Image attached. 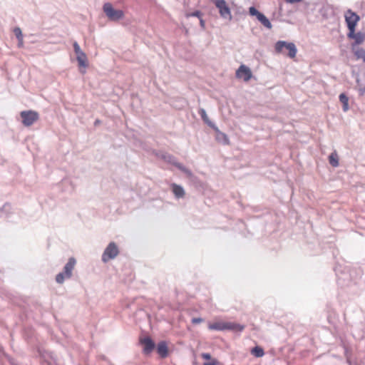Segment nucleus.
Wrapping results in <instances>:
<instances>
[{"mask_svg":"<svg viewBox=\"0 0 365 365\" xmlns=\"http://www.w3.org/2000/svg\"><path fill=\"white\" fill-rule=\"evenodd\" d=\"M249 14L252 16H256L257 19L267 29H271L272 26L269 19L255 7L249 8Z\"/></svg>","mask_w":365,"mask_h":365,"instance_id":"obj_9","label":"nucleus"},{"mask_svg":"<svg viewBox=\"0 0 365 365\" xmlns=\"http://www.w3.org/2000/svg\"><path fill=\"white\" fill-rule=\"evenodd\" d=\"M119 253L118 248L114 242H110L106 248L102 259L103 262H108L112 259H114Z\"/></svg>","mask_w":365,"mask_h":365,"instance_id":"obj_10","label":"nucleus"},{"mask_svg":"<svg viewBox=\"0 0 365 365\" xmlns=\"http://www.w3.org/2000/svg\"><path fill=\"white\" fill-rule=\"evenodd\" d=\"M285 1H286V2L289 3V4H295V3L301 2L302 0H285Z\"/></svg>","mask_w":365,"mask_h":365,"instance_id":"obj_27","label":"nucleus"},{"mask_svg":"<svg viewBox=\"0 0 365 365\" xmlns=\"http://www.w3.org/2000/svg\"><path fill=\"white\" fill-rule=\"evenodd\" d=\"M215 5L219 10L220 15L225 19L230 21L232 18L230 9L225 0H215Z\"/></svg>","mask_w":365,"mask_h":365,"instance_id":"obj_8","label":"nucleus"},{"mask_svg":"<svg viewBox=\"0 0 365 365\" xmlns=\"http://www.w3.org/2000/svg\"><path fill=\"white\" fill-rule=\"evenodd\" d=\"M212 1L215 3V0H212Z\"/></svg>","mask_w":365,"mask_h":365,"instance_id":"obj_30","label":"nucleus"},{"mask_svg":"<svg viewBox=\"0 0 365 365\" xmlns=\"http://www.w3.org/2000/svg\"><path fill=\"white\" fill-rule=\"evenodd\" d=\"M202 321H203V319L202 318H193L192 319V323L194 324H197L202 322Z\"/></svg>","mask_w":365,"mask_h":365,"instance_id":"obj_25","label":"nucleus"},{"mask_svg":"<svg viewBox=\"0 0 365 365\" xmlns=\"http://www.w3.org/2000/svg\"><path fill=\"white\" fill-rule=\"evenodd\" d=\"M73 48L78 62L80 71L85 73V68L88 66L86 56L81 51L79 45L76 42H74Z\"/></svg>","mask_w":365,"mask_h":365,"instance_id":"obj_7","label":"nucleus"},{"mask_svg":"<svg viewBox=\"0 0 365 365\" xmlns=\"http://www.w3.org/2000/svg\"><path fill=\"white\" fill-rule=\"evenodd\" d=\"M157 351L162 358H165L168 354L167 344L165 341L158 343L157 346Z\"/></svg>","mask_w":365,"mask_h":365,"instance_id":"obj_14","label":"nucleus"},{"mask_svg":"<svg viewBox=\"0 0 365 365\" xmlns=\"http://www.w3.org/2000/svg\"><path fill=\"white\" fill-rule=\"evenodd\" d=\"M171 187L172 191L176 197L180 198L184 197L185 191L182 187L175 183L172 184Z\"/></svg>","mask_w":365,"mask_h":365,"instance_id":"obj_15","label":"nucleus"},{"mask_svg":"<svg viewBox=\"0 0 365 365\" xmlns=\"http://www.w3.org/2000/svg\"><path fill=\"white\" fill-rule=\"evenodd\" d=\"M20 115L22 118V123L25 126H31L39 118L38 113L34 110L21 111Z\"/></svg>","mask_w":365,"mask_h":365,"instance_id":"obj_5","label":"nucleus"},{"mask_svg":"<svg viewBox=\"0 0 365 365\" xmlns=\"http://www.w3.org/2000/svg\"><path fill=\"white\" fill-rule=\"evenodd\" d=\"M215 130L219 133L220 135H222V138L225 140L226 143H229V140H228V138H227V135H225L223 133L220 132L217 128Z\"/></svg>","mask_w":365,"mask_h":365,"instance_id":"obj_23","label":"nucleus"},{"mask_svg":"<svg viewBox=\"0 0 365 365\" xmlns=\"http://www.w3.org/2000/svg\"><path fill=\"white\" fill-rule=\"evenodd\" d=\"M339 101L343 105V110L347 111L349 110V98L344 93L339 95Z\"/></svg>","mask_w":365,"mask_h":365,"instance_id":"obj_18","label":"nucleus"},{"mask_svg":"<svg viewBox=\"0 0 365 365\" xmlns=\"http://www.w3.org/2000/svg\"><path fill=\"white\" fill-rule=\"evenodd\" d=\"M140 344L143 346L145 354H150L155 348V343L150 337H145L140 339Z\"/></svg>","mask_w":365,"mask_h":365,"instance_id":"obj_13","label":"nucleus"},{"mask_svg":"<svg viewBox=\"0 0 365 365\" xmlns=\"http://www.w3.org/2000/svg\"><path fill=\"white\" fill-rule=\"evenodd\" d=\"M347 36L349 38L354 40L351 43L352 51L354 47H360V45L365 41V33L361 31L355 32V31H353L351 32V31H350L348 32Z\"/></svg>","mask_w":365,"mask_h":365,"instance_id":"obj_11","label":"nucleus"},{"mask_svg":"<svg viewBox=\"0 0 365 365\" xmlns=\"http://www.w3.org/2000/svg\"><path fill=\"white\" fill-rule=\"evenodd\" d=\"M103 11L108 19L111 21H118L122 19L124 16V13L122 10L114 9L112 4L110 3L104 4Z\"/></svg>","mask_w":365,"mask_h":365,"instance_id":"obj_4","label":"nucleus"},{"mask_svg":"<svg viewBox=\"0 0 365 365\" xmlns=\"http://www.w3.org/2000/svg\"><path fill=\"white\" fill-rule=\"evenodd\" d=\"M251 354L255 357H262L264 354V349L260 346H255L251 349Z\"/></svg>","mask_w":365,"mask_h":365,"instance_id":"obj_19","label":"nucleus"},{"mask_svg":"<svg viewBox=\"0 0 365 365\" xmlns=\"http://www.w3.org/2000/svg\"><path fill=\"white\" fill-rule=\"evenodd\" d=\"M14 33L15 36H16V38L19 40V47H22L23 46V43H24V41H23V35H22V32H21V29L19 28V27L15 28L14 29Z\"/></svg>","mask_w":365,"mask_h":365,"instance_id":"obj_20","label":"nucleus"},{"mask_svg":"<svg viewBox=\"0 0 365 365\" xmlns=\"http://www.w3.org/2000/svg\"><path fill=\"white\" fill-rule=\"evenodd\" d=\"M236 77L247 82L252 78V73L250 68L242 64L237 70Z\"/></svg>","mask_w":365,"mask_h":365,"instance_id":"obj_12","label":"nucleus"},{"mask_svg":"<svg viewBox=\"0 0 365 365\" xmlns=\"http://www.w3.org/2000/svg\"><path fill=\"white\" fill-rule=\"evenodd\" d=\"M212 1L215 3V0H212Z\"/></svg>","mask_w":365,"mask_h":365,"instance_id":"obj_29","label":"nucleus"},{"mask_svg":"<svg viewBox=\"0 0 365 365\" xmlns=\"http://www.w3.org/2000/svg\"><path fill=\"white\" fill-rule=\"evenodd\" d=\"M359 92L361 96H363L365 93V86L360 87Z\"/></svg>","mask_w":365,"mask_h":365,"instance_id":"obj_26","label":"nucleus"},{"mask_svg":"<svg viewBox=\"0 0 365 365\" xmlns=\"http://www.w3.org/2000/svg\"><path fill=\"white\" fill-rule=\"evenodd\" d=\"M200 19V25H201V26L204 27L205 26L204 21L201 19V17Z\"/></svg>","mask_w":365,"mask_h":365,"instance_id":"obj_28","label":"nucleus"},{"mask_svg":"<svg viewBox=\"0 0 365 365\" xmlns=\"http://www.w3.org/2000/svg\"><path fill=\"white\" fill-rule=\"evenodd\" d=\"M208 329L210 330L215 331L232 330L242 331L245 329V326L234 322L220 321L209 323Z\"/></svg>","mask_w":365,"mask_h":365,"instance_id":"obj_1","label":"nucleus"},{"mask_svg":"<svg viewBox=\"0 0 365 365\" xmlns=\"http://www.w3.org/2000/svg\"><path fill=\"white\" fill-rule=\"evenodd\" d=\"M344 17L349 31H351L352 32L353 31H355L356 24L360 19L359 15L351 9H348L345 12Z\"/></svg>","mask_w":365,"mask_h":365,"instance_id":"obj_6","label":"nucleus"},{"mask_svg":"<svg viewBox=\"0 0 365 365\" xmlns=\"http://www.w3.org/2000/svg\"><path fill=\"white\" fill-rule=\"evenodd\" d=\"M201 357L205 360H210V361L205 362L203 365H217L218 361L217 359H212L209 353H202Z\"/></svg>","mask_w":365,"mask_h":365,"instance_id":"obj_17","label":"nucleus"},{"mask_svg":"<svg viewBox=\"0 0 365 365\" xmlns=\"http://www.w3.org/2000/svg\"><path fill=\"white\" fill-rule=\"evenodd\" d=\"M329 163L333 167H337L339 165V160H338V156H337L336 153H331L329 157Z\"/></svg>","mask_w":365,"mask_h":365,"instance_id":"obj_21","label":"nucleus"},{"mask_svg":"<svg viewBox=\"0 0 365 365\" xmlns=\"http://www.w3.org/2000/svg\"><path fill=\"white\" fill-rule=\"evenodd\" d=\"M76 259L73 257L68 259V262L64 267L63 272L58 274L56 277V281L58 284H62L66 279H69L72 276V272L76 265Z\"/></svg>","mask_w":365,"mask_h":365,"instance_id":"obj_3","label":"nucleus"},{"mask_svg":"<svg viewBox=\"0 0 365 365\" xmlns=\"http://www.w3.org/2000/svg\"><path fill=\"white\" fill-rule=\"evenodd\" d=\"M275 51L277 53H284V49L287 51V56L291 58H295L297 52V49L296 46L293 43H288L284 41H279L275 44Z\"/></svg>","mask_w":365,"mask_h":365,"instance_id":"obj_2","label":"nucleus"},{"mask_svg":"<svg viewBox=\"0 0 365 365\" xmlns=\"http://www.w3.org/2000/svg\"><path fill=\"white\" fill-rule=\"evenodd\" d=\"M187 17H189V16H196V17L200 18L201 17V13H200V11H195V12H193L192 14H187Z\"/></svg>","mask_w":365,"mask_h":365,"instance_id":"obj_24","label":"nucleus"},{"mask_svg":"<svg viewBox=\"0 0 365 365\" xmlns=\"http://www.w3.org/2000/svg\"><path fill=\"white\" fill-rule=\"evenodd\" d=\"M200 115H201L202 118L203 119V120L205 122H206L207 123H208L209 125H210V123H209L208 121V118H207V115L206 114V112L205 110L203 109H201L199 112Z\"/></svg>","mask_w":365,"mask_h":365,"instance_id":"obj_22","label":"nucleus"},{"mask_svg":"<svg viewBox=\"0 0 365 365\" xmlns=\"http://www.w3.org/2000/svg\"><path fill=\"white\" fill-rule=\"evenodd\" d=\"M356 59H361L365 62V48L360 47H354L352 51Z\"/></svg>","mask_w":365,"mask_h":365,"instance_id":"obj_16","label":"nucleus"}]
</instances>
